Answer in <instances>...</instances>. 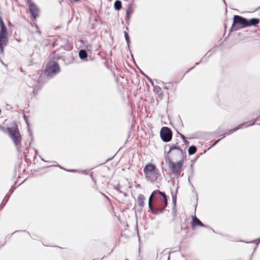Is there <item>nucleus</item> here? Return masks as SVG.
Instances as JSON below:
<instances>
[{
    "label": "nucleus",
    "instance_id": "aec40b11",
    "mask_svg": "<svg viewBox=\"0 0 260 260\" xmlns=\"http://www.w3.org/2000/svg\"><path fill=\"white\" fill-rule=\"evenodd\" d=\"M124 37H125V40L127 42V43L128 45L129 44L130 41H129L128 35L126 32H124Z\"/></svg>",
    "mask_w": 260,
    "mask_h": 260
},
{
    "label": "nucleus",
    "instance_id": "b1692460",
    "mask_svg": "<svg viewBox=\"0 0 260 260\" xmlns=\"http://www.w3.org/2000/svg\"><path fill=\"white\" fill-rule=\"evenodd\" d=\"M220 139H219L218 140H217V141H216L213 145V146H214L216 144H217L219 141H220Z\"/></svg>",
    "mask_w": 260,
    "mask_h": 260
},
{
    "label": "nucleus",
    "instance_id": "f3484780",
    "mask_svg": "<svg viewBox=\"0 0 260 260\" xmlns=\"http://www.w3.org/2000/svg\"><path fill=\"white\" fill-rule=\"evenodd\" d=\"M7 36V28L6 26L1 27L0 30V36Z\"/></svg>",
    "mask_w": 260,
    "mask_h": 260
},
{
    "label": "nucleus",
    "instance_id": "5701e85b",
    "mask_svg": "<svg viewBox=\"0 0 260 260\" xmlns=\"http://www.w3.org/2000/svg\"><path fill=\"white\" fill-rule=\"evenodd\" d=\"M24 119L25 120V122L28 124V123H27V119L26 118V116L25 115H24Z\"/></svg>",
    "mask_w": 260,
    "mask_h": 260
},
{
    "label": "nucleus",
    "instance_id": "f8f14e48",
    "mask_svg": "<svg viewBox=\"0 0 260 260\" xmlns=\"http://www.w3.org/2000/svg\"><path fill=\"white\" fill-rule=\"evenodd\" d=\"M192 226H203V224L202 223V222L197 218L196 216L192 217Z\"/></svg>",
    "mask_w": 260,
    "mask_h": 260
},
{
    "label": "nucleus",
    "instance_id": "a878e982",
    "mask_svg": "<svg viewBox=\"0 0 260 260\" xmlns=\"http://www.w3.org/2000/svg\"><path fill=\"white\" fill-rule=\"evenodd\" d=\"M241 127H238V128H237L236 129H234V131H236L237 129H239V128H240Z\"/></svg>",
    "mask_w": 260,
    "mask_h": 260
},
{
    "label": "nucleus",
    "instance_id": "2eb2a0df",
    "mask_svg": "<svg viewBox=\"0 0 260 260\" xmlns=\"http://www.w3.org/2000/svg\"><path fill=\"white\" fill-rule=\"evenodd\" d=\"M197 148L194 146H191L189 147L188 152L189 154L192 155L196 153Z\"/></svg>",
    "mask_w": 260,
    "mask_h": 260
},
{
    "label": "nucleus",
    "instance_id": "6e6552de",
    "mask_svg": "<svg viewBox=\"0 0 260 260\" xmlns=\"http://www.w3.org/2000/svg\"><path fill=\"white\" fill-rule=\"evenodd\" d=\"M161 139L164 142H169L172 137V133L170 129L167 127H163L160 132Z\"/></svg>",
    "mask_w": 260,
    "mask_h": 260
},
{
    "label": "nucleus",
    "instance_id": "6ab92c4d",
    "mask_svg": "<svg viewBox=\"0 0 260 260\" xmlns=\"http://www.w3.org/2000/svg\"><path fill=\"white\" fill-rule=\"evenodd\" d=\"M158 193L160 195H161L164 201V202H165V206H167V196H166L165 193H164V192H162L161 191H158Z\"/></svg>",
    "mask_w": 260,
    "mask_h": 260
},
{
    "label": "nucleus",
    "instance_id": "f03ea898",
    "mask_svg": "<svg viewBox=\"0 0 260 260\" xmlns=\"http://www.w3.org/2000/svg\"><path fill=\"white\" fill-rule=\"evenodd\" d=\"M167 161L170 169L176 174H180L182 171L183 159H180L178 162H174L169 156H167Z\"/></svg>",
    "mask_w": 260,
    "mask_h": 260
},
{
    "label": "nucleus",
    "instance_id": "f257e3e1",
    "mask_svg": "<svg viewBox=\"0 0 260 260\" xmlns=\"http://www.w3.org/2000/svg\"><path fill=\"white\" fill-rule=\"evenodd\" d=\"M143 171L145 179L147 181L150 182L154 183L156 182L160 176L158 169L154 165L152 164L146 165L144 168Z\"/></svg>",
    "mask_w": 260,
    "mask_h": 260
},
{
    "label": "nucleus",
    "instance_id": "423d86ee",
    "mask_svg": "<svg viewBox=\"0 0 260 260\" xmlns=\"http://www.w3.org/2000/svg\"><path fill=\"white\" fill-rule=\"evenodd\" d=\"M8 132L15 145L17 146L21 141V136L18 129L16 127H12L8 128Z\"/></svg>",
    "mask_w": 260,
    "mask_h": 260
},
{
    "label": "nucleus",
    "instance_id": "9b49d317",
    "mask_svg": "<svg viewBox=\"0 0 260 260\" xmlns=\"http://www.w3.org/2000/svg\"><path fill=\"white\" fill-rule=\"evenodd\" d=\"M259 22V19L257 18H252L249 20H247V27L250 26H255Z\"/></svg>",
    "mask_w": 260,
    "mask_h": 260
},
{
    "label": "nucleus",
    "instance_id": "a211bd4d",
    "mask_svg": "<svg viewBox=\"0 0 260 260\" xmlns=\"http://www.w3.org/2000/svg\"><path fill=\"white\" fill-rule=\"evenodd\" d=\"M114 8L116 10H119L121 8V3L119 1H116L114 3Z\"/></svg>",
    "mask_w": 260,
    "mask_h": 260
},
{
    "label": "nucleus",
    "instance_id": "393cba45",
    "mask_svg": "<svg viewBox=\"0 0 260 260\" xmlns=\"http://www.w3.org/2000/svg\"><path fill=\"white\" fill-rule=\"evenodd\" d=\"M0 129H1V130H2V131H4L5 128H4V127H2V126H0Z\"/></svg>",
    "mask_w": 260,
    "mask_h": 260
},
{
    "label": "nucleus",
    "instance_id": "1a4fd4ad",
    "mask_svg": "<svg viewBox=\"0 0 260 260\" xmlns=\"http://www.w3.org/2000/svg\"><path fill=\"white\" fill-rule=\"evenodd\" d=\"M29 7L32 17L36 19L39 15V10L38 8L32 3H29Z\"/></svg>",
    "mask_w": 260,
    "mask_h": 260
},
{
    "label": "nucleus",
    "instance_id": "dca6fc26",
    "mask_svg": "<svg viewBox=\"0 0 260 260\" xmlns=\"http://www.w3.org/2000/svg\"><path fill=\"white\" fill-rule=\"evenodd\" d=\"M79 55L81 59H84L86 58L87 56L86 51L84 50H81L79 51Z\"/></svg>",
    "mask_w": 260,
    "mask_h": 260
},
{
    "label": "nucleus",
    "instance_id": "412c9836",
    "mask_svg": "<svg viewBox=\"0 0 260 260\" xmlns=\"http://www.w3.org/2000/svg\"><path fill=\"white\" fill-rule=\"evenodd\" d=\"M4 26H5L4 22L2 17H0V27H4Z\"/></svg>",
    "mask_w": 260,
    "mask_h": 260
},
{
    "label": "nucleus",
    "instance_id": "bb28decb",
    "mask_svg": "<svg viewBox=\"0 0 260 260\" xmlns=\"http://www.w3.org/2000/svg\"><path fill=\"white\" fill-rule=\"evenodd\" d=\"M127 15L128 16V12H126Z\"/></svg>",
    "mask_w": 260,
    "mask_h": 260
},
{
    "label": "nucleus",
    "instance_id": "4468645a",
    "mask_svg": "<svg viewBox=\"0 0 260 260\" xmlns=\"http://www.w3.org/2000/svg\"><path fill=\"white\" fill-rule=\"evenodd\" d=\"M145 198L143 194H139L138 197V201L139 202V205L141 207H143L144 205V200Z\"/></svg>",
    "mask_w": 260,
    "mask_h": 260
},
{
    "label": "nucleus",
    "instance_id": "ddd939ff",
    "mask_svg": "<svg viewBox=\"0 0 260 260\" xmlns=\"http://www.w3.org/2000/svg\"><path fill=\"white\" fill-rule=\"evenodd\" d=\"M158 191H159L158 190H155L154 191H153L152 192V193L150 195V197H149V202H148V205H149V208L150 210H152V200H153V198L154 197V196L156 194V193H158Z\"/></svg>",
    "mask_w": 260,
    "mask_h": 260
},
{
    "label": "nucleus",
    "instance_id": "20e7f679",
    "mask_svg": "<svg viewBox=\"0 0 260 260\" xmlns=\"http://www.w3.org/2000/svg\"><path fill=\"white\" fill-rule=\"evenodd\" d=\"M58 47V48H63L65 50H71L72 48V45L69 43L68 40L64 38L58 37L55 40L53 44V47Z\"/></svg>",
    "mask_w": 260,
    "mask_h": 260
},
{
    "label": "nucleus",
    "instance_id": "7ed1b4c3",
    "mask_svg": "<svg viewBox=\"0 0 260 260\" xmlns=\"http://www.w3.org/2000/svg\"><path fill=\"white\" fill-rule=\"evenodd\" d=\"M171 153L174 159H183V152L181 148L177 145H172L167 153V155Z\"/></svg>",
    "mask_w": 260,
    "mask_h": 260
},
{
    "label": "nucleus",
    "instance_id": "4be33fe9",
    "mask_svg": "<svg viewBox=\"0 0 260 260\" xmlns=\"http://www.w3.org/2000/svg\"><path fill=\"white\" fill-rule=\"evenodd\" d=\"M181 138L183 140V141L185 144L188 143V142L186 140L185 137L183 135H181Z\"/></svg>",
    "mask_w": 260,
    "mask_h": 260
},
{
    "label": "nucleus",
    "instance_id": "39448f33",
    "mask_svg": "<svg viewBox=\"0 0 260 260\" xmlns=\"http://www.w3.org/2000/svg\"><path fill=\"white\" fill-rule=\"evenodd\" d=\"M59 72V68L57 63L50 61L47 64L45 74L47 76L52 77Z\"/></svg>",
    "mask_w": 260,
    "mask_h": 260
},
{
    "label": "nucleus",
    "instance_id": "0eeeda50",
    "mask_svg": "<svg viewBox=\"0 0 260 260\" xmlns=\"http://www.w3.org/2000/svg\"><path fill=\"white\" fill-rule=\"evenodd\" d=\"M233 21V27L236 30L247 27V19L241 16L238 15L234 16Z\"/></svg>",
    "mask_w": 260,
    "mask_h": 260
},
{
    "label": "nucleus",
    "instance_id": "9d476101",
    "mask_svg": "<svg viewBox=\"0 0 260 260\" xmlns=\"http://www.w3.org/2000/svg\"><path fill=\"white\" fill-rule=\"evenodd\" d=\"M8 42L7 36H0V50L1 53H3L4 48L7 45Z\"/></svg>",
    "mask_w": 260,
    "mask_h": 260
}]
</instances>
